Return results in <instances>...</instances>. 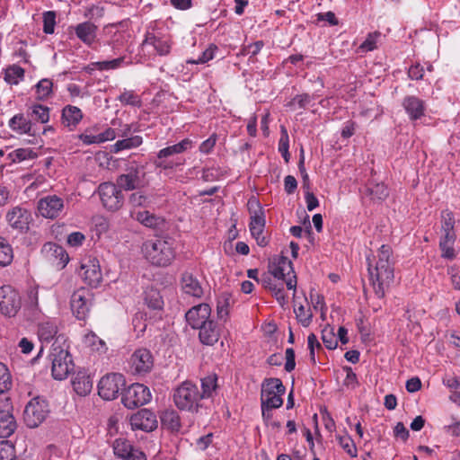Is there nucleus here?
<instances>
[{
	"label": "nucleus",
	"instance_id": "nucleus-1",
	"mask_svg": "<svg viewBox=\"0 0 460 460\" xmlns=\"http://www.w3.org/2000/svg\"><path fill=\"white\" fill-rule=\"evenodd\" d=\"M392 248L383 244L376 256H367L369 279L376 297L383 299L394 279Z\"/></svg>",
	"mask_w": 460,
	"mask_h": 460
},
{
	"label": "nucleus",
	"instance_id": "nucleus-2",
	"mask_svg": "<svg viewBox=\"0 0 460 460\" xmlns=\"http://www.w3.org/2000/svg\"><path fill=\"white\" fill-rule=\"evenodd\" d=\"M141 250L145 259L157 267H166L175 258L173 242L171 238L147 240L143 243Z\"/></svg>",
	"mask_w": 460,
	"mask_h": 460
},
{
	"label": "nucleus",
	"instance_id": "nucleus-3",
	"mask_svg": "<svg viewBox=\"0 0 460 460\" xmlns=\"http://www.w3.org/2000/svg\"><path fill=\"white\" fill-rule=\"evenodd\" d=\"M172 399L180 411L199 413L203 408L199 389L196 384L190 381H184L179 385L173 390Z\"/></svg>",
	"mask_w": 460,
	"mask_h": 460
},
{
	"label": "nucleus",
	"instance_id": "nucleus-4",
	"mask_svg": "<svg viewBox=\"0 0 460 460\" xmlns=\"http://www.w3.org/2000/svg\"><path fill=\"white\" fill-rule=\"evenodd\" d=\"M191 147L192 141L189 138H184L177 144L166 146L157 153L154 164L156 168L163 170H173L185 163V159L176 155L184 153Z\"/></svg>",
	"mask_w": 460,
	"mask_h": 460
},
{
	"label": "nucleus",
	"instance_id": "nucleus-5",
	"mask_svg": "<svg viewBox=\"0 0 460 460\" xmlns=\"http://www.w3.org/2000/svg\"><path fill=\"white\" fill-rule=\"evenodd\" d=\"M51 361V375L56 380H64L74 369L72 356L67 348L54 342L49 355Z\"/></svg>",
	"mask_w": 460,
	"mask_h": 460
},
{
	"label": "nucleus",
	"instance_id": "nucleus-6",
	"mask_svg": "<svg viewBox=\"0 0 460 460\" xmlns=\"http://www.w3.org/2000/svg\"><path fill=\"white\" fill-rule=\"evenodd\" d=\"M269 273L279 282H285L288 289L294 290V296L296 292V276L293 270L292 262L288 258L279 256L274 259L269 264Z\"/></svg>",
	"mask_w": 460,
	"mask_h": 460
},
{
	"label": "nucleus",
	"instance_id": "nucleus-7",
	"mask_svg": "<svg viewBox=\"0 0 460 460\" xmlns=\"http://www.w3.org/2000/svg\"><path fill=\"white\" fill-rule=\"evenodd\" d=\"M125 385L126 380L121 374H107L99 381L98 394L102 399L111 401L118 397L119 392Z\"/></svg>",
	"mask_w": 460,
	"mask_h": 460
},
{
	"label": "nucleus",
	"instance_id": "nucleus-8",
	"mask_svg": "<svg viewBox=\"0 0 460 460\" xmlns=\"http://www.w3.org/2000/svg\"><path fill=\"white\" fill-rule=\"evenodd\" d=\"M49 412V405L45 400L40 397L33 398L25 407L24 422L31 429L37 428L45 420Z\"/></svg>",
	"mask_w": 460,
	"mask_h": 460
},
{
	"label": "nucleus",
	"instance_id": "nucleus-9",
	"mask_svg": "<svg viewBox=\"0 0 460 460\" xmlns=\"http://www.w3.org/2000/svg\"><path fill=\"white\" fill-rule=\"evenodd\" d=\"M152 395L147 386L142 384L129 385L122 394V403L128 409H135L151 401Z\"/></svg>",
	"mask_w": 460,
	"mask_h": 460
},
{
	"label": "nucleus",
	"instance_id": "nucleus-10",
	"mask_svg": "<svg viewBox=\"0 0 460 460\" xmlns=\"http://www.w3.org/2000/svg\"><path fill=\"white\" fill-rule=\"evenodd\" d=\"M100 199L104 208L111 211L119 210L124 203L121 190L112 182H103L98 187Z\"/></svg>",
	"mask_w": 460,
	"mask_h": 460
},
{
	"label": "nucleus",
	"instance_id": "nucleus-11",
	"mask_svg": "<svg viewBox=\"0 0 460 460\" xmlns=\"http://www.w3.org/2000/svg\"><path fill=\"white\" fill-rule=\"evenodd\" d=\"M22 301L19 293L11 286L0 288V312L8 317L16 315L21 308Z\"/></svg>",
	"mask_w": 460,
	"mask_h": 460
},
{
	"label": "nucleus",
	"instance_id": "nucleus-12",
	"mask_svg": "<svg viewBox=\"0 0 460 460\" xmlns=\"http://www.w3.org/2000/svg\"><path fill=\"white\" fill-rule=\"evenodd\" d=\"M93 294L87 288H81L75 290L70 300L71 309L79 320H84L92 305Z\"/></svg>",
	"mask_w": 460,
	"mask_h": 460
},
{
	"label": "nucleus",
	"instance_id": "nucleus-13",
	"mask_svg": "<svg viewBox=\"0 0 460 460\" xmlns=\"http://www.w3.org/2000/svg\"><path fill=\"white\" fill-rule=\"evenodd\" d=\"M41 254L45 261L57 270L64 269L69 261L66 250L52 242L46 243L41 248Z\"/></svg>",
	"mask_w": 460,
	"mask_h": 460
},
{
	"label": "nucleus",
	"instance_id": "nucleus-14",
	"mask_svg": "<svg viewBox=\"0 0 460 460\" xmlns=\"http://www.w3.org/2000/svg\"><path fill=\"white\" fill-rule=\"evenodd\" d=\"M80 276L91 288H97L102 281V272L96 258L84 259L82 261Z\"/></svg>",
	"mask_w": 460,
	"mask_h": 460
},
{
	"label": "nucleus",
	"instance_id": "nucleus-15",
	"mask_svg": "<svg viewBox=\"0 0 460 460\" xmlns=\"http://www.w3.org/2000/svg\"><path fill=\"white\" fill-rule=\"evenodd\" d=\"M144 175L143 168L133 164L128 167L124 173L118 176L116 185L120 190H133L142 185Z\"/></svg>",
	"mask_w": 460,
	"mask_h": 460
},
{
	"label": "nucleus",
	"instance_id": "nucleus-16",
	"mask_svg": "<svg viewBox=\"0 0 460 460\" xmlns=\"http://www.w3.org/2000/svg\"><path fill=\"white\" fill-rule=\"evenodd\" d=\"M37 209L41 217L54 219L63 211L64 200L57 195H48L39 199Z\"/></svg>",
	"mask_w": 460,
	"mask_h": 460
},
{
	"label": "nucleus",
	"instance_id": "nucleus-17",
	"mask_svg": "<svg viewBox=\"0 0 460 460\" xmlns=\"http://www.w3.org/2000/svg\"><path fill=\"white\" fill-rule=\"evenodd\" d=\"M12 411L13 405L9 398L0 400V438H9L17 428Z\"/></svg>",
	"mask_w": 460,
	"mask_h": 460
},
{
	"label": "nucleus",
	"instance_id": "nucleus-18",
	"mask_svg": "<svg viewBox=\"0 0 460 460\" xmlns=\"http://www.w3.org/2000/svg\"><path fill=\"white\" fill-rule=\"evenodd\" d=\"M5 218L10 227L22 234L29 230L31 215L25 208L17 206L6 213Z\"/></svg>",
	"mask_w": 460,
	"mask_h": 460
},
{
	"label": "nucleus",
	"instance_id": "nucleus-19",
	"mask_svg": "<svg viewBox=\"0 0 460 460\" xmlns=\"http://www.w3.org/2000/svg\"><path fill=\"white\" fill-rule=\"evenodd\" d=\"M132 429H140L150 432L157 428V420L154 412L148 409H142L130 418Z\"/></svg>",
	"mask_w": 460,
	"mask_h": 460
},
{
	"label": "nucleus",
	"instance_id": "nucleus-20",
	"mask_svg": "<svg viewBox=\"0 0 460 460\" xmlns=\"http://www.w3.org/2000/svg\"><path fill=\"white\" fill-rule=\"evenodd\" d=\"M142 48L151 46L160 56H166L171 51L172 40L169 36L147 31L141 44Z\"/></svg>",
	"mask_w": 460,
	"mask_h": 460
},
{
	"label": "nucleus",
	"instance_id": "nucleus-21",
	"mask_svg": "<svg viewBox=\"0 0 460 460\" xmlns=\"http://www.w3.org/2000/svg\"><path fill=\"white\" fill-rule=\"evenodd\" d=\"M131 369L136 374L149 372L154 365L151 352L146 349L136 350L130 358Z\"/></svg>",
	"mask_w": 460,
	"mask_h": 460
},
{
	"label": "nucleus",
	"instance_id": "nucleus-22",
	"mask_svg": "<svg viewBox=\"0 0 460 460\" xmlns=\"http://www.w3.org/2000/svg\"><path fill=\"white\" fill-rule=\"evenodd\" d=\"M211 308L208 304H199L190 308L185 314L187 323L198 329L210 320Z\"/></svg>",
	"mask_w": 460,
	"mask_h": 460
},
{
	"label": "nucleus",
	"instance_id": "nucleus-23",
	"mask_svg": "<svg viewBox=\"0 0 460 460\" xmlns=\"http://www.w3.org/2000/svg\"><path fill=\"white\" fill-rule=\"evenodd\" d=\"M180 283L182 292L187 296L200 298L204 294L201 283L191 272H183Z\"/></svg>",
	"mask_w": 460,
	"mask_h": 460
},
{
	"label": "nucleus",
	"instance_id": "nucleus-24",
	"mask_svg": "<svg viewBox=\"0 0 460 460\" xmlns=\"http://www.w3.org/2000/svg\"><path fill=\"white\" fill-rule=\"evenodd\" d=\"M249 226L250 232L255 238L257 244L261 247L266 246L268 244V240L263 235L265 218L261 209H259V211L254 212V214L251 216V222Z\"/></svg>",
	"mask_w": 460,
	"mask_h": 460
},
{
	"label": "nucleus",
	"instance_id": "nucleus-25",
	"mask_svg": "<svg viewBox=\"0 0 460 460\" xmlns=\"http://www.w3.org/2000/svg\"><path fill=\"white\" fill-rule=\"evenodd\" d=\"M198 329L199 330V338L202 344L212 346L217 342L220 337V330L213 320L210 319Z\"/></svg>",
	"mask_w": 460,
	"mask_h": 460
},
{
	"label": "nucleus",
	"instance_id": "nucleus-26",
	"mask_svg": "<svg viewBox=\"0 0 460 460\" xmlns=\"http://www.w3.org/2000/svg\"><path fill=\"white\" fill-rule=\"evenodd\" d=\"M402 107L411 120L421 118L425 112L424 102L417 96H406L402 101Z\"/></svg>",
	"mask_w": 460,
	"mask_h": 460
},
{
	"label": "nucleus",
	"instance_id": "nucleus-27",
	"mask_svg": "<svg viewBox=\"0 0 460 460\" xmlns=\"http://www.w3.org/2000/svg\"><path fill=\"white\" fill-rule=\"evenodd\" d=\"M130 217L141 223L143 226L150 228H160L164 224V220L162 217H157L147 210L130 209Z\"/></svg>",
	"mask_w": 460,
	"mask_h": 460
},
{
	"label": "nucleus",
	"instance_id": "nucleus-28",
	"mask_svg": "<svg viewBox=\"0 0 460 460\" xmlns=\"http://www.w3.org/2000/svg\"><path fill=\"white\" fill-rule=\"evenodd\" d=\"M75 31L77 38L88 46H91L96 40L97 26L91 22L77 24Z\"/></svg>",
	"mask_w": 460,
	"mask_h": 460
},
{
	"label": "nucleus",
	"instance_id": "nucleus-29",
	"mask_svg": "<svg viewBox=\"0 0 460 460\" xmlns=\"http://www.w3.org/2000/svg\"><path fill=\"white\" fill-rule=\"evenodd\" d=\"M9 128L18 134H27L34 136L35 133L32 131V122L27 119L24 114L17 113L10 119L8 122Z\"/></svg>",
	"mask_w": 460,
	"mask_h": 460
},
{
	"label": "nucleus",
	"instance_id": "nucleus-30",
	"mask_svg": "<svg viewBox=\"0 0 460 460\" xmlns=\"http://www.w3.org/2000/svg\"><path fill=\"white\" fill-rule=\"evenodd\" d=\"M83 119L81 110L75 106L66 105L62 110L61 121L65 127L74 129Z\"/></svg>",
	"mask_w": 460,
	"mask_h": 460
},
{
	"label": "nucleus",
	"instance_id": "nucleus-31",
	"mask_svg": "<svg viewBox=\"0 0 460 460\" xmlns=\"http://www.w3.org/2000/svg\"><path fill=\"white\" fill-rule=\"evenodd\" d=\"M72 385L77 394L84 396L91 392L93 383L84 372H78L72 379Z\"/></svg>",
	"mask_w": 460,
	"mask_h": 460
},
{
	"label": "nucleus",
	"instance_id": "nucleus-32",
	"mask_svg": "<svg viewBox=\"0 0 460 460\" xmlns=\"http://www.w3.org/2000/svg\"><path fill=\"white\" fill-rule=\"evenodd\" d=\"M365 194L369 196L374 201H382L388 197L389 192L387 187L383 182L370 181L365 187Z\"/></svg>",
	"mask_w": 460,
	"mask_h": 460
},
{
	"label": "nucleus",
	"instance_id": "nucleus-33",
	"mask_svg": "<svg viewBox=\"0 0 460 460\" xmlns=\"http://www.w3.org/2000/svg\"><path fill=\"white\" fill-rule=\"evenodd\" d=\"M161 422L164 427L172 432H177L181 429V418L174 410H166L161 414Z\"/></svg>",
	"mask_w": 460,
	"mask_h": 460
},
{
	"label": "nucleus",
	"instance_id": "nucleus-34",
	"mask_svg": "<svg viewBox=\"0 0 460 460\" xmlns=\"http://www.w3.org/2000/svg\"><path fill=\"white\" fill-rule=\"evenodd\" d=\"M234 304L231 294L222 293L217 299V312L219 319L226 320L229 314V308Z\"/></svg>",
	"mask_w": 460,
	"mask_h": 460
},
{
	"label": "nucleus",
	"instance_id": "nucleus-35",
	"mask_svg": "<svg viewBox=\"0 0 460 460\" xmlns=\"http://www.w3.org/2000/svg\"><path fill=\"white\" fill-rule=\"evenodd\" d=\"M217 376L215 375L208 376L201 379L202 391H199V394L201 395L202 401L204 399L212 397L213 394L216 392V389L217 387Z\"/></svg>",
	"mask_w": 460,
	"mask_h": 460
},
{
	"label": "nucleus",
	"instance_id": "nucleus-36",
	"mask_svg": "<svg viewBox=\"0 0 460 460\" xmlns=\"http://www.w3.org/2000/svg\"><path fill=\"white\" fill-rule=\"evenodd\" d=\"M58 328L54 322H44L39 325L38 334L41 341H49L58 333Z\"/></svg>",
	"mask_w": 460,
	"mask_h": 460
},
{
	"label": "nucleus",
	"instance_id": "nucleus-37",
	"mask_svg": "<svg viewBox=\"0 0 460 460\" xmlns=\"http://www.w3.org/2000/svg\"><path fill=\"white\" fill-rule=\"evenodd\" d=\"M284 394L280 393H270V391L261 393V406H266L268 408H279L283 404L282 395Z\"/></svg>",
	"mask_w": 460,
	"mask_h": 460
},
{
	"label": "nucleus",
	"instance_id": "nucleus-38",
	"mask_svg": "<svg viewBox=\"0 0 460 460\" xmlns=\"http://www.w3.org/2000/svg\"><path fill=\"white\" fill-rule=\"evenodd\" d=\"M142 144V137L140 136H134L131 137H128L122 140L117 141L113 145V151L119 152L124 149H130L133 147H137Z\"/></svg>",
	"mask_w": 460,
	"mask_h": 460
},
{
	"label": "nucleus",
	"instance_id": "nucleus-39",
	"mask_svg": "<svg viewBox=\"0 0 460 460\" xmlns=\"http://www.w3.org/2000/svg\"><path fill=\"white\" fill-rule=\"evenodd\" d=\"M132 448V445L128 440L125 438H118L113 443L114 454L122 459H125L127 456H128Z\"/></svg>",
	"mask_w": 460,
	"mask_h": 460
},
{
	"label": "nucleus",
	"instance_id": "nucleus-40",
	"mask_svg": "<svg viewBox=\"0 0 460 460\" xmlns=\"http://www.w3.org/2000/svg\"><path fill=\"white\" fill-rule=\"evenodd\" d=\"M128 204L131 209L139 210V208H146L150 204V199L142 191H137L129 196Z\"/></svg>",
	"mask_w": 460,
	"mask_h": 460
},
{
	"label": "nucleus",
	"instance_id": "nucleus-41",
	"mask_svg": "<svg viewBox=\"0 0 460 460\" xmlns=\"http://www.w3.org/2000/svg\"><path fill=\"white\" fill-rule=\"evenodd\" d=\"M337 440L341 447V448L350 456L356 457L358 456L357 447L353 441V439L348 435H339L337 436Z\"/></svg>",
	"mask_w": 460,
	"mask_h": 460
},
{
	"label": "nucleus",
	"instance_id": "nucleus-42",
	"mask_svg": "<svg viewBox=\"0 0 460 460\" xmlns=\"http://www.w3.org/2000/svg\"><path fill=\"white\" fill-rule=\"evenodd\" d=\"M285 394L286 388L279 378H266L261 385V393L264 392Z\"/></svg>",
	"mask_w": 460,
	"mask_h": 460
},
{
	"label": "nucleus",
	"instance_id": "nucleus-43",
	"mask_svg": "<svg viewBox=\"0 0 460 460\" xmlns=\"http://www.w3.org/2000/svg\"><path fill=\"white\" fill-rule=\"evenodd\" d=\"M31 117L33 120L47 123L49 120V109L41 104H35L31 108Z\"/></svg>",
	"mask_w": 460,
	"mask_h": 460
},
{
	"label": "nucleus",
	"instance_id": "nucleus-44",
	"mask_svg": "<svg viewBox=\"0 0 460 460\" xmlns=\"http://www.w3.org/2000/svg\"><path fill=\"white\" fill-rule=\"evenodd\" d=\"M13 253L11 245L0 237V265L6 266L13 261Z\"/></svg>",
	"mask_w": 460,
	"mask_h": 460
},
{
	"label": "nucleus",
	"instance_id": "nucleus-45",
	"mask_svg": "<svg viewBox=\"0 0 460 460\" xmlns=\"http://www.w3.org/2000/svg\"><path fill=\"white\" fill-rule=\"evenodd\" d=\"M24 76V69L19 66H9L5 71L4 79L11 84H17Z\"/></svg>",
	"mask_w": 460,
	"mask_h": 460
},
{
	"label": "nucleus",
	"instance_id": "nucleus-46",
	"mask_svg": "<svg viewBox=\"0 0 460 460\" xmlns=\"http://www.w3.org/2000/svg\"><path fill=\"white\" fill-rule=\"evenodd\" d=\"M12 387V376L7 367L0 362V394L9 391Z\"/></svg>",
	"mask_w": 460,
	"mask_h": 460
},
{
	"label": "nucleus",
	"instance_id": "nucleus-47",
	"mask_svg": "<svg viewBox=\"0 0 460 460\" xmlns=\"http://www.w3.org/2000/svg\"><path fill=\"white\" fill-rule=\"evenodd\" d=\"M118 100L124 105H130L134 107H140L142 104L140 97L135 93L134 91L125 90L119 97Z\"/></svg>",
	"mask_w": 460,
	"mask_h": 460
},
{
	"label": "nucleus",
	"instance_id": "nucleus-48",
	"mask_svg": "<svg viewBox=\"0 0 460 460\" xmlns=\"http://www.w3.org/2000/svg\"><path fill=\"white\" fill-rule=\"evenodd\" d=\"M294 313L297 321L305 327L309 326L312 322L313 314L310 309H305L304 305L295 306Z\"/></svg>",
	"mask_w": 460,
	"mask_h": 460
},
{
	"label": "nucleus",
	"instance_id": "nucleus-49",
	"mask_svg": "<svg viewBox=\"0 0 460 460\" xmlns=\"http://www.w3.org/2000/svg\"><path fill=\"white\" fill-rule=\"evenodd\" d=\"M289 138L288 134L285 127H281V137L279 142V151L281 153L286 162L289 161Z\"/></svg>",
	"mask_w": 460,
	"mask_h": 460
},
{
	"label": "nucleus",
	"instance_id": "nucleus-50",
	"mask_svg": "<svg viewBox=\"0 0 460 460\" xmlns=\"http://www.w3.org/2000/svg\"><path fill=\"white\" fill-rule=\"evenodd\" d=\"M15 456V449L8 440L0 441V460H13Z\"/></svg>",
	"mask_w": 460,
	"mask_h": 460
},
{
	"label": "nucleus",
	"instance_id": "nucleus-51",
	"mask_svg": "<svg viewBox=\"0 0 460 460\" xmlns=\"http://www.w3.org/2000/svg\"><path fill=\"white\" fill-rule=\"evenodd\" d=\"M84 341L94 350L105 349V342L92 332L84 335Z\"/></svg>",
	"mask_w": 460,
	"mask_h": 460
},
{
	"label": "nucleus",
	"instance_id": "nucleus-52",
	"mask_svg": "<svg viewBox=\"0 0 460 460\" xmlns=\"http://www.w3.org/2000/svg\"><path fill=\"white\" fill-rule=\"evenodd\" d=\"M9 159L13 163H19L33 157L32 150L29 148H18L8 155Z\"/></svg>",
	"mask_w": 460,
	"mask_h": 460
},
{
	"label": "nucleus",
	"instance_id": "nucleus-53",
	"mask_svg": "<svg viewBox=\"0 0 460 460\" xmlns=\"http://www.w3.org/2000/svg\"><path fill=\"white\" fill-rule=\"evenodd\" d=\"M124 58H119L112 60L100 61L92 63V66L99 70L116 69L123 63Z\"/></svg>",
	"mask_w": 460,
	"mask_h": 460
},
{
	"label": "nucleus",
	"instance_id": "nucleus-54",
	"mask_svg": "<svg viewBox=\"0 0 460 460\" xmlns=\"http://www.w3.org/2000/svg\"><path fill=\"white\" fill-rule=\"evenodd\" d=\"M56 24V13L55 12L49 11L43 13V31L47 34L54 32Z\"/></svg>",
	"mask_w": 460,
	"mask_h": 460
},
{
	"label": "nucleus",
	"instance_id": "nucleus-55",
	"mask_svg": "<svg viewBox=\"0 0 460 460\" xmlns=\"http://www.w3.org/2000/svg\"><path fill=\"white\" fill-rule=\"evenodd\" d=\"M52 89V82L49 79L40 80L36 85V92L40 99L49 97Z\"/></svg>",
	"mask_w": 460,
	"mask_h": 460
},
{
	"label": "nucleus",
	"instance_id": "nucleus-56",
	"mask_svg": "<svg viewBox=\"0 0 460 460\" xmlns=\"http://www.w3.org/2000/svg\"><path fill=\"white\" fill-rule=\"evenodd\" d=\"M455 217L453 212L444 210L441 213V229L442 231H454Z\"/></svg>",
	"mask_w": 460,
	"mask_h": 460
},
{
	"label": "nucleus",
	"instance_id": "nucleus-57",
	"mask_svg": "<svg viewBox=\"0 0 460 460\" xmlns=\"http://www.w3.org/2000/svg\"><path fill=\"white\" fill-rule=\"evenodd\" d=\"M322 340L325 347L329 349H336L338 345L337 339L331 329H323L322 332Z\"/></svg>",
	"mask_w": 460,
	"mask_h": 460
},
{
	"label": "nucleus",
	"instance_id": "nucleus-58",
	"mask_svg": "<svg viewBox=\"0 0 460 460\" xmlns=\"http://www.w3.org/2000/svg\"><path fill=\"white\" fill-rule=\"evenodd\" d=\"M314 98L308 93H302L295 96L288 104V107L293 108L295 104H297L300 109H305Z\"/></svg>",
	"mask_w": 460,
	"mask_h": 460
},
{
	"label": "nucleus",
	"instance_id": "nucleus-59",
	"mask_svg": "<svg viewBox=\"0 0 460 460\" xmlns=\"http://www.w3.org/2000/svg\"><path fill=\"white\" fill-rule=\"evenodd\" d=\"M146 303L152 309H160L163 305V300L158 292L151 291L146 296Z\"/></svg>",
	"mask_w": 460,
	"mask_h": 460
},
{
	"label": "nucleus",
	"instance_id": "nucleus-60",
	"mask_svg": "<svg viewBox=\"0 0 460 460\" xmlns=\"http://www.w3.org/2000/svg\"><path fill=\"white\" fill-rule=\"evenodd\" d=\"M217 50V47L214 44H210L208 49H206L201 57L198 60H189L188 63L191 64H204L208 61L211 60L214 58L215 52Z\"/></svg>",
	"mask_w": 460,
	"mask_h": 460
},
{
	"label": "nucleus",
	"instance_id": "nucleus-61",
	"mask_svg": "<svg viewBox=\"0 0 460 460\" xmlns=\"http://www.w3.org/2000/svg\"><path fill=\"white\" fill-rule=\"evenodd\" d=\"M380 32L375 31L369 33L367 38L361 43L360 49L364 51H371L376 48V40L380 37Z\"/></svg>",
	"mask_w": 460,
	"mask_h": 460
},
{
	"label": "nucleus",
	"instance_id": "nucleus-62",
	"mask_svg": "<svg viewBox=\"0 0 460 460\" xmlns=\"http://www.w3.org/2000/svg\"><path fill=\"white\" fill-rule=\"evenodd\" d=\"M263 288L270 291L275 290L279 286V281L274 278L270 273H264L260 281Z\"/></svg>",
	"mask_w": 460,
	"mask_h": 460
},
{
	"label": "nucleus",
	"instance_id": "nucleus-63",
	"mask_svg": "<svg viewBox=\"0 0 460 460\" xmlns=\"http://www.w3.org/2000/svg\"><path fill=\"white\" fill-rule=\"evenodd\" d=\"M86 237L81 232H73L67 235L66 243L70 247H80L84 243Z\"/></svg>",
	"mask_w": 460,
	"mask_h": 460
},
{
	"label": "nucleus",
	"instance_id": "nucleus-64",
	"mask_svg": "<svg viewBox=\"0 0 460 460\" xmlns=\"http://www.w3.org/2000/svg\"><path fill=\"white\" fill-rule=\"evenodd\" d=\"M263 46L264 43L262 40H258L254 43L249 44L243 48L242 55H251V57H255Z\"/></svg>",
	"mask_w": 460,
	"mask_h": 460
}]
</instances>
